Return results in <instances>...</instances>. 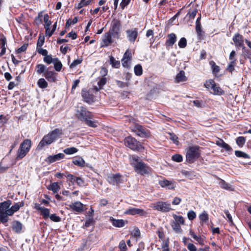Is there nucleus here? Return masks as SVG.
<instances>
[{"label":"nucleus","mask_w":251,"mask_h":251,"mask_svg":"<svg viewBox=\"0 0 251 251\" xmlns=\"http://www.w3.org/2000/svg\"><path fill=\"white\" fill-rule=\"evenodd\" d=\"M11 201L8 200L0 202V222L5 224L9 220L8 216H11L18 211L20 207L24 206V202L21 201L14 203L11 207Z\"/></svg>","instance_id":"obj_1"},{"label":"nucleus","mask_w":251,"mask_h":251,"mask_svg":"<svg viewBox=\"0 0 251 251\" xmlns=\"http://www.w3.org/2000/svg\"><path fill=\"white\" fill-rule=\"evenodd\" d=\"M61 133V130L57 128L55 129L43 137L38 144L37 148L38 149H41L45 146L51 144Z\"/></svg>","instance_id":"obj_2"},{"label":"nucleus","mask_w":251,"mask_h":251,"mask_svg":"<svg viewBox=\"0 0 251 251\" xmlns=\"http://www.w3.org/2000/svg\"><path fill=\"white\" fill-rule=\"evenodd\" d=\"M131 161V165L138 174L143 175L149 173V168L144 163L139 161L137 156H132Z\"/></svg>","instance_id":"obj_3"},{"label":"nucleus","mask_w":251,"mask_h":251,"mask_svg":"<svg viewBox=\"0 0 251 251\" xmlns=\"http://www.w3.org/2000/svg\"><path fill=\"white\" fill-rule=\"evenodd\" d=\"M31 145V141L29 139H25L20 145L17 152V159L24 158L29 151Z\"/></svg>","instance_id":"obj_4"},{"label":"nucleus","mask_w":251,"mask_h":251,"mask_svg":"<svg viewBox=\"0 0 251 251\" xmlns=\"http://www.w3.org/2000/svg\"><path fill=\"white\" fill-rule=\"evenodd\" d=\"M205 87L207 89L212 90L211 93L215 95L221 96L224 94V91L219 86L216 84L212 79L206 81L204 84Z\"/></svg>","instance_id":"obj_5"},{"label":"nucleus","mask_w":251,"mask_h":251,"mask_svg":"<svg viewBox=\"0 0 251 251\" xmlns=\"http://www.w3.org/2000/svg\"><path fill=\"white\" fill-rule=\"evenodd\" d=\"M151 207L154 210H156L162 212H168L172 210L171 204L168 201H157L152 203Z\"/></svg>","instance_id":"obj_6"},{"label":"nucleus","mask_w":251,"mask_h":251,"mask_svg":"<svg viewBox=\"0 0 251 251\" xmlns=\"http://www.w3.org/2000/svg\"><path fill=\"white\" fill-rule=\"evenodd\" d=\"M199 156L200 152L198 147L194 146L190 147L186 153V161L189 163H192L198 158Z\"/></svg>","instance_id":"obj_7"},{"label":"nucleus","mask_w":251,"mask_h":251,"mask_svg":"<svg viewBox=\"0 0 251 251\" xmlns=\"http://www.w3.org/2000/svg\"><path fill=\"white\" fill-rule=\"evenodd\" d=\"M76 115L81 121H84L87 119H92V114L87 110L86 108L83 106H78L76 110Z\"/></svg>","instance_id":"obj_8"},{"label":"nucleus","mask_w":251,"mask_h":251,"mask_svg":"<svg viewBox=\"0 0 251 251\" xmlns=\"http://www.w3.org/2000/svg\"><path fill=\"white\" fill-rule=\"evenodd\" d=\"M125 145L132 150H137L140 149L141 145L135 138L128 136L125 139Z\"/></svg>","instance_id":"obj_9"},{"label":"nucleus","mask_w":251,"mask_h":251,"mask_svg":"<svg viewBox=\"0 0 251 251\" xmlns=\"http://www.w3.org/2000/svg\"><path fill=\"white\" fill-rule=\"evenodd\" d=\"M132 130L137 135L143 137H148L150 136L149 131L139 125H135L132 128Z\"/></svg>","instance_id":"obj_10"},{"label":"nucleus","mask_w":251,"mask_h":251,"mask_svg":"<svg viewBox=\"0 0 251 251\" xmlns=\"http://www.w3.org/2000/svg\"><path fill=\"white\" fill-rule=\"evenodd\" d=\"M108 182L112 184L119 185L122 183L121 176L119 174L112 175L107 177Z\"/></svg>","instance_id":"obj_11"},{"label":"nucleus","mask_w":251,"mask_h":251,"mask_svg":"<svg viewBox=\"0 0 251 251\" xmlns=\"http://www.w3.org/2000/svg\"><path fill=\"white\" fill-rule=\"evenodd\" d=\"M128 40L132 43H134L138 36V31L136 28L128 29L126 31Z\"/></svg>","instance_id":"obj_12"},{"label":"nucleus","mask_w":251,"mask_h":251,"mask_svg":"<svg viewBox=\"0 0 251 251\" xmlns=\"http://www.w3.org/2000/svg\"><path fill=\"white\" fill-rule=\"evenodd\" d=\"M65 157L63 153H60L54 155L49 156L45 160L46 162L49 164H51L58 160H60Z\"/></svg>","instance_id":"obj_13"},{"label":"nucleus","mask_w":251,"mask_h":251,"mask_svg":"<svg viewBox=\"0 0 251 251\" xmlns=\"http://www.w3.org/2000/svg\"><path fill=\"white\" fill-rule=\"evenodd\" d=\"M69 206L70 208L78 213H81L84 210L83 204L79 201L70 203Z\"/></svg>","instance_id":"obj_14"},{"label":"nucleus","mask_w":251,"mask_h":251,"mask_svg":"<svg viewBox=\"0 0 251 251\" xmlns=\"http://www.w3.org/2000/svg\"><path fill=\"white\" fill-rule=\"evenodd\" d=\"M176 41V36L175 33L169 34L167 35V40L166 41L165 45L166 48L169 49L172 47Z\"/></svg>","instance_id":"obj_15"},{"label":"nucleus","mask_w":251,"mask_h":251,"mask_svg":"<svg viewBox=\"0 0 251 251\" xmlns=\"http://www.w3.org/2000/svg\"><path fill=\"white\" fill-rule=\"evenodd\" d=\"M159 184L162 187H168V189L173 190L174 189L176 186L174 181H169L167 179H163L159 181Z\"/></svg>","instance_id":"obj_16"},{"label":"nucleus","mask_w":251,"mask_h":251,"mask_svg":"<svg viewBox=\"0 0 251 251\" xmlns=\"http://www.w3.org/2000/svg\"><path fill=\"white\" fill-rule=\"evenodd\" d=\"M44 75L48 81L50 82H55L56 81V74L53 71L47 70Z\"/></svg>","instance_id":"obj_17"},{"label":"nucleus","mask_w":251,"mask_h":251,"mask_svg":"<svg viewBox=\"0 0 251 251\" xmlns=\"http://www.w3.org/2000/svg\"><path fill=\"white\" fill-rule=\"evenodd\" d=\"M12 229L16 233L21 232L23 228V224L18 221H13L12 223Z\"/></svg>","instance_id":"obj_18"},{"label":"nucleus","mask_w":251,"mask_h":251,"mask_svg":"<svg viewBox=\"0 0 251 251\" xmlns=\"http://www.w3.org/2000/svg\"><path fill=\"white\" fill-rule=\"evenodd\" d=\"M125 214L131 215H135L136 214L142 215L144 214V211L142 209L137 208H130L127 209L125 212Z\"/></svg>","instance_id":"obj_19"},{"label":"nucleus","mask_w":251,"mask_h":251,"mask_svg":"<svg viewBox=\"0 0 251 251\" xmlns=\"http://www.w3.org/2000/svg\"><path fill=\"white\" fill-rule=\"evenodd\" d=\"M111 38L112 34L110 33L107 32L105 33L102 38L101 47L108 46L112 42Z\"/></svg>","instance_id":"obj_20"},{"label":"nucleus","mask_w":251,"mask_h":251,"mask_svg":"<svg viewBox=\"0 0 251 251\" xmlns=\"http://www.w3.org/2000/svg\"><path fill=\"white\" fill-rule=\"evenodd\" d=\"M233 41L237 47H242L243 45V37L239 33H236L233 37Z\"/></svg>","instance_id":"obj_21"},{"label":"nucleus","mask_w":251,"mask_h":251,"mask_svg":"<svg viewBox=\"0 0 251 251\" xmlns=\"http://www.w3.org/2000/svg\"><path fill=\"white\" fill-rule=\"evenodd\" d=\"M110 221L112 222V225L117 227H123L126 224H127V221H125L122 219L117 220L115 219L112 217L110 218Z\"/></svg>","instance_id":"obj_22"},{"label":"nucleus","mask_w":251,"mask_h":251,"mask_svg":"<svg viewBox=\"0 0 251 251\" xmlns=\"http://www.w3.org/2000/svg\"><path fill=\"white\" fill-rule=\"evenodd\" d=\"M187 79L185 72L183 71H181L176 75L175 78V82L177 83L182 82L186 81Z\"/></svg>","instance_id":"obj_23"},{"label":"nucleus","mask_w":251,"mask_h":251,"mask_svg":"<svg viewBox=\"0 0 251 251\" xmlns=\"http://www.w3.org/2000/svg\"><path fill=\"white\" fill-rule=\"evenodd\" d=\"M82 97L83 98L84 101L88 103H90L93 101V96L90 94L87 91H83L82 92Z\"/></svg>","instance_id":"obj_24"},{"label":"nucleus","mask_w":251,"mask_h":251,"mask_svg":"<svg viewBox=\"0 0 251 251\" xmlns=\"http://www.w3.org/2000/svg\"><path fill=\"white\" fill-rule=\"evenodd\" d=\"M73 163L79 167H83L85 166V162L81 157H78L73 160Z\"/></svg>","instance_id":"obj_25"},{"label":"nucleus","mask_w":251,"mask_h":251,"mask_svg":"<svg viewBox=\"0 0 251 251\" xmlns=\"http://www.w3.org/2000/svg\"><path fill=\"white\" fill-rule=\"evenodd\" d=\"M219 185L220 187L224 189L229 190V191H233L234 188L232 186L228 183H227L223 180H221L219 182Z\"/></svg>","instance_id":"obj_26"},{"label":"nucleus","mask_w":251,"mask_h":251,"mask_svg":"<svg viewBox=\"0 0 251 251\" xmlns=\"http://www.w3.org/2000/svg\"><path fill=\"white\" fill-rule=\"evenodd\" d=\"M174 221L173 222L179 224L181 225H183L185 224V221L183 217L182 216H177L176 214L173 215Z\"/></svg>","instance_id":"obj_27"},{"label":"nucleus","mask_w":251,"mask_h":251,"mask_svg":"<svg viewBox=\"0 0 251 251\" xmlns=\"http://www.w3.org/2000/svg\"><path fill=\"white\" fill-rule=\"evenodd\" d=\"M49 16L48 14H46L44 15V21L45 23L44 25V27L46 29H47V31L50 30V26L51 24V22L49 19Z\"/></svg>","instance_id":"obj_28"},{"label":"nucleus","mask_w":251,"mask_h":251,"mask_svg":"<svg viewBox=\"0 0 251 251\" xmlns=\"http://www.w3.org/2000/svg\"><path fill=\"white\" fill-rule=\"evenodd\" d=\"M106 78L105 77H102L100 78L99 81L98 82V84L99 86V88L97 87H95V90L97 91H99L100 89H102V87L106 84Z\"/></svg>","instance_id":"obj_29"},{"label":"nucleus","mask_w":251,"mask_h":251,"mask_svg":"<svg viewBox=\"0 0 251 251\" xmlns=\"http://www.w3.org/2000/svg\"><path fill=\"white\" fill-rule=\"evenodd\" d=\"M119 30V25L118 23H115L113 24L112 28L109 30V32L112 35L118 33Z\"/></svg>","instance_id":"obj_30"},{"label":"nucleus","mask_w":251,"mask_h":251,"mask_svg":"<svg viewBox=\"0 0 251 251\" xmlns=\"http://www.w3.org/2000/svg\"><path fill=\"white\" fill-rule=\"evenodd\" d=\"M53 63L54 64L55 70L57 72L60 71L62 67V64L61 61H59L57 58H56Z\"/></svg>","instance_id":"obj_31"},{"label":"nucleus","mask_w":251,"mask_h":251,"mask_svg":"<svg viewBox=\"0 0 251 251\" xmlns=\"http://www.w3.org/2000/svg\"><path fill=\"white\" fill-rule=\"evenodd\" d=\"M48 189L51 190L54 193H56L60 189V187L57 182L51 183Z\"/></svg>","instance_id":"obj_32"},{"label":"nucleus","mask_w":251,"mask_h":251,"mask_svg":"<svg viewBox=\"0 0 251 251\" xmlns=\"http://www.w3.org/2000/svg\"><path fill=\"white\" fill-rule=\"evenodd\" d=\"M109 61L112 67L119 68L120 66V62L119 61L116 60L114 57L111 56L110 57Z\"/></svg>","instance_id":"obj_33"},{"label":"nucleus","mask_w":251,"mask_h":251,"mask_svg":"<svg viewBox=\"0 0 251 251\" xmlns=\"http://www.w3.org/2000/svg\"><path fill=\"white\" fill-rule=\"evenodd\" d=\"M37 84L40 88L42 89L47 88L48 85L47 82L43 78H40L38 80Z\"/></svg>","instance_id":"obj_34"},{"label":"nucleus","mask_w":251,"mask_h":251,"mask_svg":"<svg viewBox=\"0 0 251 251\" xmlns=\"http://www.w3.org/2000/svg\"><path fill=\"white\" fill-rule=\"evenodd\" d=\"M36 72L38 74H41L46 71V66L44 64H37L36 66Z\"/></svg>","instance_id":"obj_35"},{"label":"nucleus","mask_w":251,"mask_h":251,"mask_svg":"<svg viewBox=\"0 0 251 251\" xmlns=\"http://www.w3.org/2000/svg\"><path fill=\"white\" fill-rule=\"evenodd\" d=\"M180 224L176 223L174 222H172L171 224V226L173 229L176 232L180 233L182 231V229L181 228Z\"/></svg>","instance_id":"obj_36"},{"label":"nucleus","mask_w":251,"mask_h":251,"mask_svg":"<svg viewBox=\"0 0 251 251\" xmlns=\"http://www.w3.org/2000/svg\"><path fill=\"white\" fill-rule=\"evenodd\" d=\"M92 119H87L84 121L86 124L92 127H96L98 126V123L95 121L91 120Z\"/></svg>","instance_id":"obj_37"},{"label":"nucleus","mask_w":251,"mask_h":251,"mask_svg":"<svg viewBox=\"0 0 251 251\" xmlns=\"http://www.w3.org/2000/svg\"><path fill=\"white\" fill-rule=\"evenodd\" d=\"M77 151H78V150L75 147L68 148L65 149L63 151L65 153H66V154H72L77 152Z\"/></svg>","instance_id":"obj_38"},{"label":"nucleus","mask_w":251,"mask_h":251,"mask_svg":"<svg viewBox=\"0 0 251 251\" xmlns=\"http://www.w3.org/2000/svg\"><path fill=\"white\" fill-rule=\"evenodd\" d=\"M40 212V214L43 217L44 219H47L50 216V211L48 208L44 207L42 208Z\"/></svg>","instance_id":"obj_39"},{"label":"nucleus","mask_w":251,"mask_h":251,"mask_svg":"<svg viewBox=\"0 0 251 251\" xmlns=\"http://www.w3.org/2000/svg\"><path fill=\"white\" fill-rule=\"evenodd\" d=\"M235 154L238 157H243L244 158H250V156L248 154L240 151H235Z\"/></svg>","instance_id":"obj_40"},{"label":"nucleus","mask_w":251,"mask_h":251,"mask_svg":"<svg viewBox=\"0 0 251 251\" xmlns=\"http://www.w3.org/2000/svg\"><path fill=\"white\" fill-rule=\"evenodd\" d=\"M199 218L202 222H206L208 220V215L206 211H203L200 215Z\"/></svg>","instance_id":"obj_41"},{"label":"nucleus","mask_w":251,"mask_h":251,"mask_svg":"<svg viewBox=\"0 0 251 251\" xmlns=\"http://www.w3.org/2000/svg\"><path fill=\"white\" fill-rule=\"evenodd\" d=\"M55 59H56V58H52L51 55L47 54L44 57V61L48 64H50L54 62Z\"/></svg>","instance_id":"obj_42"},{"label":"nucleus","mask_w":251,"mask_h":251,"mask_svg":"<svg viewBox=\"0 0 251 251\" xmlns=\"http://www.w3.org/2000/svg\"><path fill=\"white\" fill-rule=\"evenodd\" d=\"M134 71L137 75H141L143 73L142 67L140 65H137L134 67Z\"/></svg>","instance_id":"obj_43"},{"label":"nucleus","mask_w":251,"mask_h":251,"mask_svg":"<svg viewBox=\"0 0 251 251\" xmlns=\"http://www.w3.org/2000/svg\"><path fill=\"white\" fill-rule=\"evenodd\" d=\"M78 19L76 17H75L73 20L71 19H68L66 23L65 27L66 28H68L72 25H74L77 22Z\"/></svg>","instance_id":"obj_44"},{"label":"nucleus","mask_w":251,"mask_h":251,"mask_svg":"<svg viewBox=\"0 0 251 251\" xmlns=\"http://www.w3.org/2000/svg\"><path fill=\"white\" fill-rule=\"evenodd\" d=\"M180 48H184L187 45V40L185 38L182 37L178 43Z\"/></svg>","instance_id":"obj_45"},{"label":"nucleus","mask_w":251,"mask_h":251,"mask_svg":"<svg viewBox=\"0 0 251 251\" xmlns=\"http://www.w3.org/2000/svg\"><path fill=\"white\" fill-rule=\"evenodd\" d=\"M169 139L173 141L174 143L176 144H178V137L173 133H169Z\"/></svg>","instance_id":"obj_46"},{"label":"nucleus","mask_w":251,"mask_h":251,"mask_svg":"<svg viewBox=\"0 0 251 251\" xmlns=\"http://www.w3.org/2000/svg\"><path fill=\"white\" fill-rule=\"evenodd\" d=\"M210 64L212 66V71L214 73H218L220 71V68L218 66L216 65L214 61L210 62Z\"/></svg>","instance_id":"obj_47"},{"label":"nucleus","mask_w":251,"mask_h":251,"mask_svg":"<svg viewBox=\"0 0 251 251\" xmlns=\"http://www.w3.org/2000/svg\"><path fill=\"white\" fill-rule=\"evenodd\" d=\"M246 142V139L244 137L240 136L237 138L236 143L239 146H242Z\"/></svg>","instance_id":"obj_48"},{"label":"nucleus","mask_w":251,"mask_h":251,"mask_svg":"<svg viewBox=\"0 0 251 251\" xmlns=\"http://www.w3.org/2000/svg\"><path fill=\"white\" fill-rule=\"evenodd\" d=\"M45 38L43 36L40 35L38 37V42L37 43V48L42 47L44 43Z\"/></svg>","instance_id":"obj_49"},{"label":"nucleus","mask_w":251,"mask_h":251,"mask_svg":"<svg viewBox=\"0 0 251 251\" xmlns=\"http://www.w3.org/2000/svg\"><path fill=\"white\" fill-rule=\"evenodd\" d=\"M172 159L173 161L180 162L182 161V156L178 154H176L172 156Z\"/></svg>","instance_id":"obj_50"},{"label":"nucleus","mask_w":251,"mask_h":251,"mask_svg":"<svg viewBox=\"0 0 251 251\" xmlns=\"http://www.w3.org/2000/svg\"><path fill=\"white\" fill-rule=\"evenodd\" d=\"M236 52L234 50L231 51L229 54V59L230 60V62H232V63H236V59L235 58Z\"/></svg>","instance_id":"obj_51"},{"label":"nucleus","mask_w":251,"mask_h":251,"mask_svg":"<svg viewBox=\"0 0 251 251\" xmlns=\"http://www.w3.org/2000/svg\"><path fill=\"white\" fill-rule=\"evenodd\" d=\"M187 217L190 220H193L196 217V214L194 211L191 210L188 212Z\"/></svg>","instance_id":"obj_52"},{"label":"nucleus","mask_w":251,"mask_h":251,"mask_svg":"<svg viewBox=\"0 0 251 251\" xmlns=\"http://www.w3.org/2000/svg\"><path fill=\"white\" fill-rule=\"evenodd\" d=\"M49 217L50 219L54 222H58L61 220L60 218L55 214H51Z\"/></svg>","instance_id":"obj_53"},{"label":"nucleus","mask_w":251,"mask_h":251,"mask_svg":"<svg viewBox=\"0 0 251 251\" xmlns=\"http://www.w3.org/2000/svg\"><path fill=\"white\" fill-rule=\"evenodd\" d=\"M197 13V10L196 9H194L188 12L187 16H189L190 19H194Z\"/></svg>","instance_id":"obj_54"},{"label":"nucleus","mask_w":251,"mask_h":251,"mask_svg":"<svg viewBox=\"0 0 251 251\" xmlns=\"http://www.w3.org/2000/svg\"><path fill=\"white\" fill-rule=\"evenodd\" d=\"M81 59H76L74 60L70 65L71 68H74L82 62Z\"/></svg>","instance_id":"obj_55"},{"label":"nucleus","mask_w":251,"mask_h":251,"mask_svg":"<svg viewBox=\"0 0 251 251\" xmlns=\"http://www.w3.org/2000/svg\"><path fill=\"white\" fill-rule=\"evenodd\" d=\"M37 51L39 53L44 55V56L48 54V51L45 49H43L42 47L37 48Z\"/></svg>","instance_id":"obj_56"},{"label":"nucleus","mask_w":251,"mask_h":251,"mask_svg":"<svg viewBox=\"0 0 251 251\" xmlns=\"http://www.w3.org/2000/svg\"><path fill=\"white\" fill-rule=\"evenodd\" d=\"M131 0H122L120 3V6L122 9H124L125 7L128 5Z\"/></svg>","instance_id":"obj_57"},{"label":"nucleus","mask_w":251,"mask_h":251,"mask_svg":"<svg viewBox=\"0 0 251 251\" xmlns=\"http://www.w3.org/2000/svg\"><path fill=\"white\" fill-rule=\"evenodd\" d=\"M221 147L224 148L226 151L228 152H231L232 151L231 147L225 142L222 145V146Z\"/></svg>","instance_id":"obj_58"},{"label":"nucleus","mask_w":251,"mask_h":251,"mask_svg":"<svg viewBox=\"0 0 251 251\" xmlns=\"http://www.w3.org/2000/svg\"><path fill=\"white\" fill-rule=\"evenodd\" d=\"M236 63H232V62H230L229 63L226 70L229 72L232 73L234 70V66H235Z\"/></svg>","instance_id":"obj_59"},{"label":"nucleus","mask_w":251,"mask_h":251,"mask_svg":"<svg viewBox=\"0 0 251 251\" xmlns=\"http://www.w3.org/2000/svg\"><path fill=\"white\" fill-rule=\"evenodd\" d=\"M119 248L121 250V251H126V245L125 242L124 240H122L120 242Z\"/></svg>","instance_id":"obj_60"},{"label":"nucleus","mask_w":251,"mask_h":251,"mask_svg":"<svg viewBox=\"0 0 251 251\" xmlns=\"http://www.w3.org/2000/svg\"><path fill=\"white\" fill-rule=\"evenodd\" d=\"M27 47V44H24L22 46H21L20 48H19L17 50V52L18 53H20L22 52L25 51L26 50Z\"/></svg>","instance_id":"obj_61"},{"label":"nucleus","mask_w":251,"mask_h":251,"mask_svg":"<svg viewBox=\"0 0 251 251\" xmlns=\"http://www.w3.org/2000/svg\"><path fill=\"white\" fill-rule=\"evenodd\" d=\"M196 30L198 35L199 36H201L202 32L201 24H196Z\"/></svg>","instance_id":"obj_62"},{"label":"nucleus","mask_w":251,"mask_h":251,"mask_svg":"<svg viewBox=\"0 0 251 251\" xmlns=\"http://www.w3.org/2000/svg\"><path fill=\"white\" fill-rule=\"evenodd\" d=\"M130 60L126 59L125 58H123L122 59V65L125 67H128L129 65V61Z\"/></svg>","instance_id":"obj_63"},{"label":"nucleus","mask_w":251,"mask_h":251,"mask_svg":"<svg viewBox=\"0 0 251 251\" xmlns=\"http://www.w3.org/2000/svg\"><path fill=\"white\" fill-rule=\"evenodd\" d=\"M187 248L190 251H197V248L195 246L191 243L188 244Z\"/></svg>","instance_id":"obj_64"}]
</instances>
